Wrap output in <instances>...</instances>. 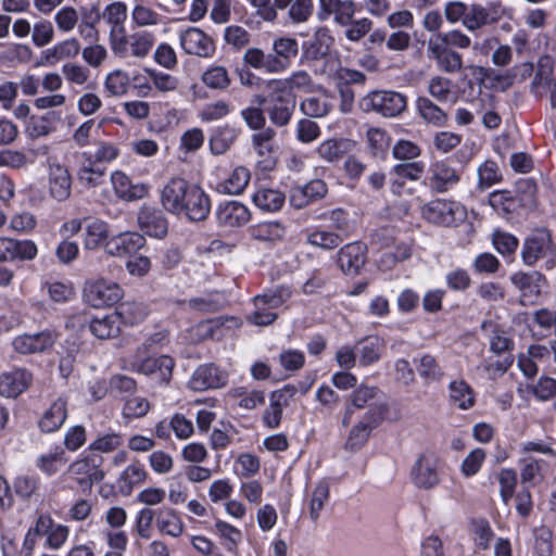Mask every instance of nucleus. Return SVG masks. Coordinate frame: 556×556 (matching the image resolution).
Here are the masks:
<instances>
[{"instance_id": "39448f33", "label": "nucleus", "mask_w": 556, "mask_h": 556, "mask_svg": "<svg viewBox=\"0 0 556 556\" xmlns=\"http://www.w3.org/2000/svg\"><path fill=\"white\" fill-rule=\"evenodd\" d=\"M388 410L387 404H377L368 409L358 422L351 428L345 448L349 451L361 448L367 442L371 431L383 421Z\"/></svg>"}, {"instance_id": "7ed1b4c3", "label": "nucleus", "mask_w": 556, "mask_h": 556, "mask_svg": "<svg viewBox=\"0 0 556 556\" xmlns=\"http://www.w3.org/2000/svg\"><path fill=\"white\" fill-rule=\"evenodd\" d=\"M257 16L273 23L278 18V11L288 10V17L294 24L307 22L314 10L313 0H254Z\"/></svg>"}, {"instance_id": "0eeeda50", "label": "nucleus", "mask_w": 556, "mask_h": 556, "mask_svg": "<svg viewBox=\"0 0 556 556\" xmlns=\"http://www.w3.org/2000/svg\"><path fill=\"white\" fill-rule=\"evenodd\" d=\"M102 464V456L91 453L73 462L68 466L67 473L79 486L91 490L94 483H99L104 478Z\"/></svg>"}, {"instance_id": "c756f323", "label": "nucleus", "mask_w": 556, "mask_h": 556, "mask_svg": "<svg viewBox=\"0 0 556 556\" xmlns=\"http://www.w3.org/2000/svg\"><path fill=\"white\" fill-rule=\"evenodd\" d=\"M111 182L115 194L124 201H134L147 194V187L144 185H134L130 178L121 170L112 173Z\"/></svg>"}, {"instance_id": "4be33fe9", "label": "nucleus", "mask_w": 556, "mask_h": 556, "mask_svg": "<svg viewBox=\"0 0 556 556\" xmlns=\"http://www.w3.org/2000/svg\"><path fill=\"white\" fill-rule=\"evenodd\" d=\"M318 5L317 16L320 21L333 16L334 22L341 26H346L355 13V4L351 0H318Z\"/></svg>"}, {"instance_id": "393cba45", "label": "nucleus", "mask_w": 556, "mask_h": 556, "mask_svg": "<svg viewBox=\"0 0 556 556\" xmlns=\"http://www.w3.org/2000/svg\"><path fill=\"white\" fill-rule=\"evenodd\" d=\"M33 381V375L26 369L16 368L0 376V395L17 397L27 390Z\"/></svg>"}, {"instance_id": "09e8293b", "label": "nucleus", "mask_w": 556, "mask_h": 556, "mask_svg": "<svg viewBox=\"0 0 556 556\" xmlns=\"http://www.w3.org/2000/svg\"><path fill=\"white\" fill-rule=\"evenodd\" d=\"M104 88L112 96H124L130 88V76L123 70H114L106 75Z\"/></svg>"}, {"instance_id": "c85d7f7f", "label": "nucleus", "mask_w": 556, "mask_h": 556, "mask_svg": "<svg viewBox=\"0 0 556 556\" xmlns=\"http://www.w3.org/2000/svg\"><path fill=\"white\" fill-rule=\"evenodd\" d=\"M327 193V186L323 180L315 179L303 187H295L290 194V203L295 208H303L309 202L321 199Z\"/></svg>"}, {"instance_id": "0e129e2a", "label": "nucleus", "mask_w": 556, "mask_h": 556, "mask_svg": "<svg viewBox=\"0 0 556 556\" xmlns=\"http://www.w3.org/2000/svg\"><path fill=\"white\" fill-rule=\"evenodd\" d=\"M243 61L255 70H264L269 74H275L270 55L265 54L264 51L258 48L248 49L243 55Z\"/></svg>"}, {"instance_id": "79ce46f5", "label": "nucleus", "mask_w": 556, "mask_h": 556, "mask_svg": "<svg viewBox=\"0 0 556 556\" xmlns=\"http://www.w3.org/2000/svg\"><path fill=\"white\" fill-rule=\"evenodd\" d=\"M131 21L138 27H155L162 22V15L151 5L136 3L131 10Z\"/></svg>"}, {"instance_id": "6ab92c4d", "label": "nucleus", "mask_w": 556, "mask_h": 556, "mask_svg": "<svg viewBox=\"0 0 556 556\" xmlns=\"http://www.w3.org/2000/svg\"><path fill=\"white\" fill-rule=\"evenodd\" d=\"M251 218L249 208L241 202L220 203L216 210V219L220 228L232 230L245 225Z\"/></svg>"}, {"instance_id": "e433bc0d", "label": "nucleus", "mask_w": 556, "mask_h": 556, "mask_svg": "<svg viewBox=\"0 0 556 556\" xmlns=\"http://www.w3.org/2000/svg\"><path fill=\"white\" fill-rule=\"evenodd\" d=\"M355 346L359 365L369 366L380 359L384 344L381 339L377 337H369L357 342Z\"/></svg>"}, {"instance_id": "b1692460", "label": "nucleus", "mask_w": 556, "mask_h": 556, "mask_svg": "<svg viewBox=\"0 0 556 556\" xmlns=\"http://www.w3.org/2000/svg\"><path fill=\"white\" fill-rule=\"evenodd\" d=\"M146 243L138 232H124L105 241L104 251L115 257H124L140 250Z\"/></svg>"}, {"instance_id": "aec40b11", "label": "nucleus", "mask_w": 556, "mask_h": 556, "mask_svg": "<svg viewBox=\"0 0 556 556\" xmlns=\"http://www.w3.org/2000/svg\"><path fill=\"white\" fill-rule=\"evenodd\" d=\"M180 45L184 51L200 58H210L215 51L214 41L203 30L189 27L180 36Z\"/></svg>"}, {"instance_id": "ddd939ff", "label": "nucleus", "mask_w": 556, "mask_h": 556, "mask_svg": "<svg viewBox=\"0 0 556 556\" xmlns=\"http://www.w3.org/2000/svg\"><path fill=\"white\" fill-rule=\"evenodd\" d=\"M276 131L265 128L252 136V144L257 154V164L263 170L275 167L278 159V146L275 142Z\"/></svg>"}, {"instance_id": "bf43d9fd", "label": "nucleus", "mask_w": 556, "mask_h": 556, "mask_svg": "<svg viewBox=\"0 0 556 556\" xmlns=\"http://www.w3.org/2000/svg\"><path fill=\"white\" fill-rule=\"evenodd\" d=\"M417 369L419 376L426 382H437L444 377V371L442 367L439 365L435 357L429 354L421 356Z\"/></svg>"}, {"instance_id": "4d7b16f0", "label": "nucleus", "mask_w": 556, "mask_h": 556, "mask_svg": "<svg viewBox=\"0 0 556 556\" xmlns=\"http://www.w3.org/2000/svg\"><path fill=\"white\" fill-rule=\"evenodd\" d=\"M265 88L270 103L294 102L293 94L285 78L269 79Z\"/></svg>"}, {"instance_id": "412c9836", "label": "nucleus", "mask_w": 556, "mask_h": 556, "mask_svg": "<svg viewBox=\"0 0 556 556\" xmlns=\"http://www.w3.org/2000/svg\"><path fill=\"white\" fill-rule=\"evenodd\" d=\"M56 336L50 330L38 333H24L14 338L12 345L20 354L42 353L50 349L55 342Z\"/></svg>"}, {"instance_id": "dca6fc26", "label": "nucleus", "mask_w": 556, "mask_h": 556, "mask_svg": "<svg viewBox=\"0 0 556 556\" xmlns=\"http://www.w3.org/2000/svg\"><path fill=\"white\" fill-rule=\"evenodd\" d=\"M502 16L501 7L496 3H489L482 5L479 3H471L467 7L464 27L469 31L479 30L488 25L495 24Z\"/></svg>"}, {"instance_id": "cd10ccee", "label": "nucleus", "mask_w": 556, "mask_h": 556, "mask_svg": "<svg viewBox=\"0 0 556 556\" xmlns=\"http://www.w3.org/2000/svg\"><path fill=\"white\" fill-rule=\"evenodd\" d=\"M226 379L227 376L214 365H202L194 371L189 384L195 391H203L223 387Z\"/></svg>"}, {"instance_id": "37998d69", "label": "nucleus", "mask_w": 556, "mask_h": 556, "mask_svg": "<svg viewBox=\"0 0 556 556\" xmlns=\"http://www.w3.org/2000/svg\"><path fill=\"white\" fill-rule=\"evenodd\" d=\"M115 312L121 323L130 326L142 321L148 315V308L144 304L132 301L122 303Z\"/></svg>"}, {"instance_id": "20e7f679", "label": "nucleus", "mask_w": 556, "mask_h": 556, "mask_svg": "<svg viewBox=\"0 0 556 556\" xmlns=\"http://www.w3.org/2000/svg\"><path fill=\"white\" fill-rule=\"evenodd\" d=\"M147 344L139 346L130 361L134 371L147 376H153L160 382L167 383L173 375L175 362L167 355L157 357L147 356Z\"/></svg>"}, {"instance_id": "72a5a7b5", "label": "nucleus", "mask_w": 556, "mask_h": 556, "mask_svg": "<svg viewBox=\"0 0 556 556\" xmlns=\"http://www.w3.org/2000/svg\"><path fill=\"white\" fill-rule=\"evenodd\" d=\"M251 179V173L245 166H237L222 182L217 190L225 194H240Z\"/></svg>"}, {"instance_id": "bb28decb", "label": "nucleus", "mask_w": 556, "mask_h": 556, "mask_svg": "<svg viewBox=\"0 0 556 556\" xmlns=\"http://www.w3.org/2000/svg\"><path fill=\"white\" fill-rule=\"evenodd\" d=\"M72 178L67 168L56 162L49 163V192L58 201L71 195Z\"/></svg>"}, {"instance_id": "2f4dec72", "label": "nucleus", "mask_w": 556, "mask_h": 556, "mask_svg": "<svg viewBox=\"0 0 556 556\" xmlns=\"http://www.w3.org/2000/svg\"><path fill=\"white\" fill-rule=\"evenodd\" d=\"M121 320L116 312L94 317L89 325L90 332L100 340L115 338L121 332Z\"/></svg>"}, {"instance_id": "9d476101", "label": "nucleus", "mask_w": 556, "mask_h": 556, "mask_svg": "<svg viewBox=\"0 0 556 556\" xmlns=\"http://www.w3.org/2000/svg\"><path fill=\"white\" fill-rule=\"evenodd\" d=\"M366 109H371L383 116L400 115L406 109V97L395 91H375L364 98Z\"/></svg>"}, {"instance_id": "7c9ffc66", "label": "nucleus", "mask_w": 556, "mask_h": 556, "mask_svg": "<svg viewBox=\"0 0 556 556\" xmlns=\"http://www.w3.org/2000/svg\"><path fill=\"white\" fill-rule=\"evenodd\" d=\"M459 180L456 170L443 162H438L430 168L429 186L437 192H445Z\"/></svg>"}, {"instance_id": "1a4fd4ad", "label": "nucleus", "mask_w": 556, "mask_h": 556, "mask_svg": "<svg viewBox=\"0 0 556 556\" xmlns=\"http://www.w3.org/2000/svg\"><path fill=\"white\" fill-rule=\"evenodd\" d=\"M123 296L119 285L104 279L86 282L84 298L93 307L111 306Z\"/></svg>"}, {"instance_id": "052dcab7", "label": "nucleus", "mask_w": 556, "mask_h": 556, "mask_svg": "<svg viewBox=\"0 0 556 556\" xmlns=\"http://www.w3.org/2000/svg\"><path fill=\"white\" fill-rule=\"evenodd\" d=\"M202 83L211 89H226L231 79L224 66H213L202 74Z\"/></svg>"}, {"instance_id": "ea45409f", "label": "nucleus", "mask_w": 556, "mask_h": 556, "mask_svg": "<svg viewBox=\"0 0 556 556\" xmlns=\"http://www.w3.org/2000/svg\"><path fill=\"white\" fill-rule=\"evenodd\" d=\"M450 400L459 409L466 410L475 405V392L464 380H454L448 386Z\"/></svg>"}, {"instance_id": "f8f14e48", "label": "nucleus", "mask_w": 556, "mask_h": 556, "mask_svg": "<svg viewBox=\"0 0 556 556\" xmlns=\"http://www.w3.org/2000/svg\"><path fill=\"white\" fill-rule=\"evenodd\" d=\"M382 393L377 387L359 384L349 396L345 412L342 418V426L348 427L355 409L368 407L370 409L377 404H386L381 401Z\"/></svg>"}, {"instance_id": "49530a36", "label": "nucleus", "mask_w": 556, "mask_h": 556, "mask_svg": "<svg viewBox=\"0 0 556 556\" xmlns=\"http://www.w3.org/2000/svg\"><path fill=\"white\" fill-rule=\"evenodd\" d=\"M489 204L497 212L510 214L517 210L520 204L518 197L508 190L493 191L489 197Z\"/></svg>"}, {"instance_id": "a19ab883", "label": "nucleus", "mask_w": 556, "mask_h": 556, "mask_svg": "<svg viewBox=\"0 0 556 556\" xmlns=\"http://www.w3.org/2000/svg\"><path fill=\"white\" fill-rule=\"evenodd\" d=\"M156 527L162 534L173 538L179 536L184 530L180 518L170 508H162L156 513Z\"/></svg>"}, {"instance_id": "13d9d810", "label": "nucleus", "mask_w": 556, "mask_h": 556, "mask_svg": "<svg viewBox=\"0 0 556 556\" xmlns=\"http://www.w3.org/2000/svg\"><path fill=\"white\" fill-rule=\"evenodd\" d=\"M427 90L439 102H445L453 96V81L444 76L435 75L429 79Z\"/></svg>"}, {"instance_id": "69168bd1", "label": "nucleus", "mask_w": 556, "mask_h": 556, "mask_svg": "<svg viewBox=\"0 0 556 556\" xmlns=\"http://www.w3.org/2000/svg\"><path fill=\"white\" fill-rule=\"evenodd\" d=\"M328 53V46L318 35L302 45V61H318Z\"/></svg>"}, {"instance_id": "6e6d98bb", "label": "nucleus", "mask_w": 556, "mask_h": 556, "mask_svg": "<svg viewBox=\"0 0 556 556\" xmlns=\"http://www.w3.org/2000/svg\"><path fill=\"white\" fill-rule=\"evenodd\" d=\"M471 73L479 77L480 80L490 79L493 87H497L501 90H506L514 83L511 72L507 74H495L486 67L479 65H468Z\"/></svg>"}, {"instance_id": "f704fd0d", "label": "nucleus", "mask_w": 556, "mask_h": 556, "mask_svg": "<svg viewBox=\"0 0 556 556\" xmlns=\"http://www.w3.org/2000/svg\"><path fill=\"white\" fill-rule=\"evenodd\" d=\"M55 112H47L43 115H31L27 122L25 132L30 139H39L54 131Z\"/></svg>"}, {"instance_id": "473e14b6", "label": "nucleus", "mask_w": 556, "mask_h": 556, "mask_svg": "<svg viewBox=\"0 0 556 556\" xmlns=\"http://www.w3.org/2000/svg\"><path fill=\"white\" fill-rule=\"evenodd\" d=\"M87 224L85 226V235H84V248L86 250H96L102 244H105V241L109 240V226L105 222L101 219H86Z\"/></svg>"}, {"instance_id": "2eb2a0df", "label": "nucleus", "mask_w": 556, "mask_h": 556, "mask_svg": "<svg viewBox=\"0 0 556 556\" xmlns=\"http://www.w3.org/2000/svg\"><path fill=\"white\" fill-rule=\"evenodd\" d=\"M427 51L429 58L435 62L441 72L457 74L463 71V56L446 45L440 43L438 40H429Z\"/></svg>"}, {"instance_id": "423d86ee", "label": "nucleus", "mask_w": 556, "mask_h": 556, "mask_svg": "<svg viewBox=\"0 0 556 556\" xmlns=\"http://www.w3.org/2000/svg\"><path fill=\"white\" fill-rule=\"evenodd\" d=\"M421 216L433 225L450 227L465 219L466 210L457 202L437 199L422 205Z\"/></svg>"}, {"instance_id": "680f3d73", "label": "nucleus", "mask_w": 556, "mask_h": 556, "mask_svg": "<svg viewBox=\"0 0 556 556\" xmlns=\"http://www.w3.org/2000/svg\"><path fill=\"white\" fill-rule=\"evenodd\" d=\"M37 254V247L30 240H13L9 238V261L33 260Z\"/></svg>"}, {"instance_id": "f257e3e1", "label": "nucleus", "mask_w": 556, "mask_h": 556, "mask_svg": "<svg viewBox=\"0 0 556 556\" xmlns=\"http://www.w3.org/2000/svg\"><path fill=\"white\" fill-rule=\"evenodd\" d=\"M163 206L175 214H185L190 220H203L210 213V199L204 191L190 186L182 178H172L163 188Z\"/></svg>"}, {"instance_id": "338daca9", "label": "nucleus", "mask_w": 556, "mask_h": 556, "mask_svg": "<svg viewBox=\"0 0 556 556\" xmlns=\"http://www.w3.org/2000/svg\"><path fill=\"white\" fill-rule=\"evenodd\" d=\"M54 39V28L50 21L40 20L35 23L31 31L33 43L42 48L48 46Z\"/></svg>"}, {"instance_id": "8fccbe9b", "label": "nucleus", "mask_w": 556, "mask_h": 556, "mask_svg": "<svg viewBox=\"0 0 556 556\" xmlns=\"http://www.w3.org/2000/svg\"><path fill=\"white\" fill-rule=\"evenodd\" d=\"M286 233L285 227L278 222H265L254 226L251 235L254 239L265 242L281 240Z\"/></svg>"}, {"instance_id": "a211bd4d", "label": "nucleus", "mask_w": 556, "mask_h": 556, "mask_svg": "<svg viewBox=\"0 0 556 556\" xmlns=\"http://www.w3.org/2000/svg\"><path fill=\"white\" fill-rule=\"evenodd\" d=\"M273 52L269 53L275 74L288 70L299 54V42L295 38L280 36L273 40Z\"/></svg>"}, {"instance_id": "4468645a", "label": "nucleus", "mask_w": 556, "mask_h": 556, "mask_svg": "<svg viewBox=\"0 0 556 556\" xmlns=\"http://www.w3.org/2000/svg\"><path fill=\"white\" fill-rule=\"evenodd\" d=\"M555 252L551 235L546 229H539L530 236L523 245L522 260L527 265L535 264L540 258L549 257L554 262Z\"/></svg>"}, {"instance_id": "6e6552de", "label": "nucleus", "mask_w": 556, "mask_h": 556, "mask_svg": "<svg viewBox=\"0 0 556 556\" xmlns=\"http://www.w3.org/2000/svg\"><path fill=\"white\" fill-rule=\"evenodd\" d=\"M289 293L285 289L265 292L254 298L255 312L248 317V320L257 326H268L277 319V314L270 312L281 306Z\"/></svg>"}, {"instance_id": "f03ea898", "label": "nucleus", "mask_w": 556, "mask_h": 556, "mask_svg": "<svg viewBox=\"0 0 556 556\" xmlns=\"http://www.w3.org/2000/svg\"><path fill=\"white\" fill-rule=\"evenodd\" d=\"M109 41L111 51L116 58L142 60L150 54L155 43V37L146 30L127 35L126 29H119L109 34Z\"/></svg>"}, {"instance_id": "c03bdc74", "label": "nucleus", "mask_w": 556, "mask_h": 556, "mask_svg": "<svg viewBox=\"0 0 556 556\" xmlns=\"http://www.w3.org/2000/svg\"><path fill=\"white\" fill-rule=\"evenodd\" d=\"M105 168L89 160L77 172V179L87 189L96 188L103 181Z\"/></svg>"}, {"instance_id": "f3484780", "label": "nucleus", "mask_w": 556, "mask_h": 556, "mask_svg": "<svg viewBox=\"0 0 556 556\" xmlns=\"http://www.w3.org/2000/svg\"><path fill=\"white\" fill-rule=\"evenodd\" d=\"M296 391L294 386L288 384L270 394V403L264 410L262 418L267 428L276 429L280 426L282 409L289 405L290 401L296 394Z\"/></svg>"}, {"instance_id": "58836bf2", "label": "nucleus", "mask_w": 556, "mask_h": 556, "mask_svg": "<svg viewBox=\"0 0 556 556\" xmlns=\"http://www.w3.org/2000/svg\"><path fill=\"white\" fill-rule=\"evenodd\" d=\"M352 147V141L348 139H328L323 141L318 148L317 153L320 159L326 162L333 163L341 160Z\"/></svg>"}, {"instance_id": "603ef678", "label": "nucleus", "mask_w": 556, "mask_h": 556, "mask_svg": "<svg viewBox=\"0 0 556 556\" xmlns=\"http://www.w3.org/2000/svg\"><path fill=\"white\" fill-rule=\"evenodd\" d=\"M80 42L77 38H67L47 50L46 59L52 58L55 61L72 59L79 54Z\"/></svg>"}, {"instance_id": "3c124183", "label": "nucleus", "mask_w": 556, "mask_h": 556, "mask_svg": "<svg viewBox=\"0 0 556 556\" xmlns=\"http://www.w3.org/2000/svg\"><path fill=\"white\" fill-rule=\"evenodd\" d=\"M253 202L261 210L274 212L282 206L285 195L278 190L260 189L254 193Z\"/></svg>"}, {"instance_id": "5701e85b", "label": "nucleus", "mask_w": 556, "mask_h": 556, "mask_svg": "<svg viewBox=\"0 0 556 556\" xmlns=\"http://www.w3.org/2000/svg\"><path fill=\"white\" fill-rule=\"evenodd\" d=\"M137 222L139 228L148 236L163 238L168 230V223L162 211L142 206L138 212Z\"/></svg>"}, {"instance_id": "774afa93", "label": "nucleus", "mask_w": 556, "mask_h": 556, "mask_svg": "<svg viewBox=\"0 0 556 556\" xmlns=\"http://www.w3.org/2000/svg\"><path fill=\"white\" fill-rule=\"evenodd\" d=\"M307 242L325 250H332L341 244L342 238L331 231L315 230L307 236Z\"/></svg>"}, {"instance_id": "de8ad7c7", "label": "nucleus", "mask_w": 556, "mask_h": 556, "mask_svg": "<svg viewBox=\"0 0 556 556\" xmlns=\"http://www.w3.org/2000/svg\"><path fill=\"white\" fill-rule=\"evenodd\" d=\"M470 535L477 549L485 551L494 536L489 521L485 519H473L470 522Z\"/></svg>"}, {"instance_id": "864d4df0", "label": "nucleus", "mask_w": 556, "mask_h": 556, "mask_svg": "<svg viewBox=\"0 0 556 556\" xmlns=\"http://www.w3.org/2000/svg\"><path fill=\"white\" fill-rule=\"evenodd\" d=\"M3 51L0 53L2 63H28L31 60L33 51L29 46L22 43L1 45Z\"/></svg>"}, {"instance_id": "4c0bfd02", "label": "nucleus", "mask_w": 556, "mask_h": 556, "mask_svg": "<svg viewBox=\"0 0 556 556\" xmlns=\"http://www.w3.org/2000/svg\"><path fill=\"white\" fill-rule=\"evenodd\" d=\"M417 112L428 124L435 127H443L447 123V114L427 97H419L416 100Z\"/></svg>"}, {"instance_id": "a18cd8bd", "label": "nucleus", "mask_w": 556, "mask_h": 556, "mask_svg": "<svg viewBox=\"0 0 556 556\" xmlns=\"http://www.w3.org/2000/svg\"><path fill=\"white\" fill-rule=\"evenodd\" d=\"M103 18L111 26L110 33L125 29L127 20V5L123 1L109 3L103 10Z\"/></svg>"}, {"instance_id": "c9c22d12", "label": "nucleus", "mask_w": 556, "mask_h": 556, "mask_svg": "<svg viewBox=\"0 0 556 556\" xmlns=\"http://www.w3.org/2000/svg\"><path fill=\"white\" fill-rule=\"evenodd\" d=\"M66 417L67 403L64 399L59 397L43 414L39 421V426L45 432H53L64 424Z\"/></svg>"}, {"instance_id": "9b49d317", "label": "nucleus", "mask_w": 556, "mask_h": 556, "mask_svg": "<svg viewBox=\"0 0 556 556\" xmlns=\"http://www.w3.org/2000/svg\"><path fill=\"white\" fill-rule=\"evenodd\" d=\"M412 481L418 489L430 490L439 485V460L433 453H422L412 468Z\"/></svg>"}, {"instance_id": "e2e57ef3", "label": "nucleus", "mask_w": 556, "mask_h": 556, "mask_svg": "<svg viewBox=\"0 0 556 556\" xmlns=\"http://www.w3.org/2000/svg\"><path fill=\"white\" fill-rule=\"evenodd\" d=\"M294 108L295 102L270 103V106L268 108L270 122L278 127L288 125L292 117Z\"/></svg>"}, {"instance_id": "5fc2aeb1", "label": "nucleus", "mask_w": 556, "mask_h": 556, "mask_svg": "<svg viewBox=\"0 0 556 556\" xmlns=\"http://www.w3.org/2000/svg\"><path fill=\"white\" fill-rule=\"evenodd\" d=\"M53 21L59 31L70 34L77 27L79 23V14L76 8L65 5L56 11L53 16Z\"/></svg>"}, {"instance_id": "a878e982", "label": "nucleus", "mask_w": 556, "mask_h": 556, "mask_svg": "<svg viewBox=\"0 0 556 556\" xmlns=\"http://www.w3.org/2000/svg\"><path fill=\"white\" fill-rule=\"evenodd\" d=\"M367 248L359 242L349 243L338 254L340 268L346 275H357L366 263Z\"/></svg>"}]
</instances>
